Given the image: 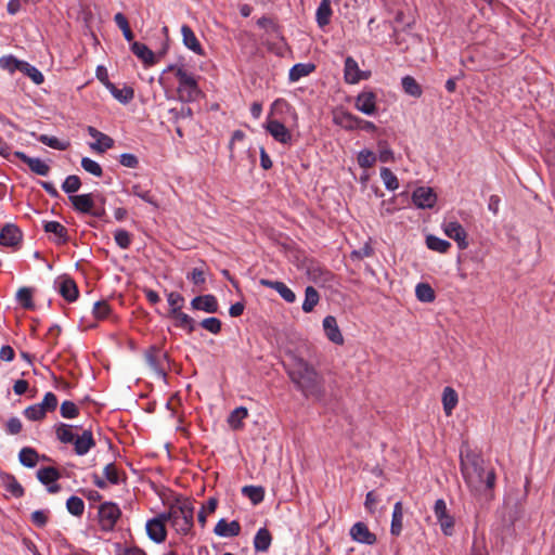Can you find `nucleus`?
I'll use <instances>...</instances> for the list:
<instances>
[{
	"label": "nucleus",
	"instance_id": "nucleus-61",
	"mask_svg": "<svg viewBox=\"0 0 555 555\" xmlns=\"http://www.w3.org/2000/svg\"><path fill=\"white\" fill-rule=\"evenodd\" d=\"M104 476L111 483H118L120 480L119 470L115 464L111 463L104 467Z\"/></svg>",
	"mask_w": 555,
	"mask_h": 555
},
{
	"label": "nucleus",
	"instance_id": "nucleus-46",
	"mask_svg": "<svg viewBox=\"0 0 555 555\" xmlns=\"http://www.w3.org/2000/svg\"><path fill=\"white\" fill-rule=\"evenodd\" d=\"M23 61L17 60L13 55H5L0 59V67L4 70H8L10 74H13L16 70H21Z\"/></svg>",
	"mask_w": 555,
	"mask_h": 555
},
{
	"label": "nucleus",
	"instance_id": "nucleus-48",
	"mask_svg": "<svg viewBox=\"0 0 555 555\" xmlns=\"http://www.w3.org/2000/svg\"><path fill=\"white\" fill-rule=\"evenodd\" d=\"M380 178L384 182V185L389 191H395L399 188L398 178L393 175V172L389 168L380 169Z\"/></svg>",
	"mask_w": 555,
	"mask_h": 555
},
{
	"label": "nucleus",
	"instance_id": "nucleus-53",
	"mask_svg": "<svg viewBox=\"0 0 555 555\" xmlns=\"http://www.w3.org/2000/svg\"><path fill=\"white\" fill-rule=\"evenodd\" d=\"M167 300L170 307V314L177 311H181L184 304V298L182 297V295L176 292H171L168 294Z\"/></svg>",
	"mask_w": 555,
	"mask_h": 555
},
{
	"label": "nucleus",
	"instance_id": "nucleus-25",
	"mask_svg": "<svg viewBox=\"0 0 555 555\" xmlns=\"http://www.w3.org/2000/svg\"><path fill=\"white\" fill-rule=\"evenodd\" d=\"M69 201L74 208L82 214H89L94 207L92 194L70 195Z\"/></svg>",
	"mask_w": 555,
	"mask_h": 555
},
{
	"label": "nucleus",
	"instance_id": "nucleus-42",
	"mask_svg": "<svg viewBox=\"0 0 555 555\" xmlns=\"http://www.w3.org/2000/svg\"><path fill=\"white\" fill-rule=\"evenodd\" d=\"M2 482L7 491H9L14 496H22L23 495V488L18 483V481L15 479L14 476L11 475H4L2 476Z\"/></svg>",
	"mask_w": 555,
	"mask_h": 555
},
{
	"label": "nucleus",
	"instance_id": "nucleus-18",
	"mask_svg": "<svg viewBox=\"0 0 555 555\" xmlns=\"http://www.w3.org/2000/svg\"><path fill=\"white\" fill-rule=\"evenodd\" d=\"M191 306L195 310H201L207 313H216L219 305L214 295H202L192 299Z\"/></svg>",
	"mask_w": 555,
	"mask_h": 555
},
{
	"label": "nucleus",
	"instance_id": "nucleus-6",
	"mask_svg": "<svg viewBox=\"0 0 555 555\" xmlns=\"http://www.w3.org/2000/svg\"><path fill=\"white\" fill-rule=\"evenodd\" d=\"M434 513L441 531L446 535H452L454 529V518L450 515L443 499H438L434 505Z\"/></svg>",
	"mask_w": 555,
	"mask_h": 555
},
{
	"label": "nucleus",
	"instance_id": "nucleus-41",
	"mask_svg": "<svg viewBox=\"0 0 555 555\" xmlns=\"http://www.w3.org/2000/svg\"><path fill=\"white\" fill-rule=\"evenodd\" d=\"M37 477L40 482L50 485L60 478V473L54 467H43L37 472Z\"/></svg>",
	"mask_w": 555,
	"mask_h": 555
},
{
	"label": "nucleus",
	"instance_id": "nucleus-34",
	"mask_svg": "<svg viewBox=\"0 0 555 555\" xmlns=\"http://www.w3.org/2000/svg\"><path fill=\"white\" fill-rule=\"evenodd\" d=\"M170 317L175 320L177 326L192 333L195 330V321L186 313L177 311L171 313Z\"/></svg>",
	"mask_w": 555,
	"mask_h": 555
},
{
	"label": "nucleus",
	"instance_id": "nucleus-28",
	"mask_svg": "<svg viewBox=\"0 0 555 555\" xmlns=\"http://www.w3.org/2000/svg\"><path fill=\"white\" fill-rule=\"evenodd\" d=\"M332 13L331 0H321L315 13L318 25L320 27L326 26L331 21Z\"/></svg>",
	"mask_w": 555,
	"mask_h": 555
},
{
	"label": "nucleus",
	"instance_id": "nucleus-13",
	"mask_svg": "<svg viewBox=\"0 0 555 555\" xmlns=\"http://www.w3.org/2000/svg\"><path fill=\"white\" fill-rule=\"evenodd\" d=\"M356 108L365 115L376 112V94L372 91H362L356 98Z\"/></svg>",
	"mask_w": 555,
	"mask_h": 555
},
{
	"label": "nucleus",
	"instance_id": "nucleus-60",
	"mask_svg": "<svg viewBox=\"0 0 555 555\" xmlns=\"http://www.w3.org/2000/svg\"><path fill=\"white\" fill-rule=\"evenodd\" d=\"M279 295L286 301V302H294L296 300L295 293L286 286L283 282H280L275 289Z\"/></svg>",
	"mask_w": 555,
	"mask_h": 555
},
{
	"label": "nucleus",
	"instance_id": "nucleus-2",
	"mask_svg": "<svg viewBox=\"0 0 555 555\" xmlns=\"http://www.w3.org/2000/svg\"><path fill=\"white\" fill-rule=\"evenodd\" d=\"M289 359L287 374L291 380L306 397L322 398L324 386L320 373L308 361L294 352L289 353Z\"/></svg>",
	"mask_w": 555,
	"mask_h": 555
},
{
	"label": "nucleus",
	"instance_id": "nucleus-56",
	"mask_svg": "<svg viewBox=\"0 0 555 555\" xmlns=\"http://www.w3.org/2000/svg\"><path fill=\"white\" fill-rule=\"evenodd\" d=\"M114 238L116 244L122 249L128 248L131 244V235L124 229L116 230L114 233Z\"/></svg>",
	"mask_w": 555,
	"mask_h": 555
},
{
	"label": "nucleus",
	"instance_id": "nucleus-16",
	"mask_svg": "<svg viewBox=\"0 0 555 555\" xmlns=\"http://www.w3.org/2000/svg\"><path fill=\"white\" fill-rule=\"evenodd\" d=\"M15 156L25 163L33 172L43 177L48 176L50 166L42 159L37 157H29L24 152H15Z\"/></svg>",
	"mask_w": 555,
	"mask_h": 555
},
{
	"label": "nucleus",
	"instance_id": "nucleus-59",
	"mask_svg": "<svg viewBox=\"0 0 555 555\" xmlns=\"http://www.w3.org/2000/svg\"><path fill=\"white\" fill-rule=\"evenodd\" d=\"M111 307L106 301H98L93 306V315L98 320H103L108 317Z\"/></svg>",
	"mask_w": 555,
	"mask_h": 555
},
{
	"label": "nucleus",
	"instance_id": "nucleus-9",
	"mask_svg": "<svg viewBox=\"0 0 555 555\" xmlns=\"http://www.w3.org/2000/svg\"><path fill=\"white\" fill-rule=\"evenodd\" d=\"M444 234L454 240L460 249L468 247L467 233L457 221H449L442 224Z\"/></svg>",
	"mask_w": 555,
	"mask_h": 555
},
{
	"label": "nucleus",
	"instance_id": "nucleus-63",
	"mask_svg": "<svg viewBox=\"0 0 555 555\" xmlns=\"http://www.w3.org/2000/svg\"><path fill=\"white\" fill-rule=\"evenodd\" d=\"M188 279L195 285H202L205 283V270L203 268H194L189 274Z\"/></svg>",
	"mask_w": 555,
	"mask_h": 555
},
{
	"label": "nucleus",
	"instance_id": "nucleus-23",
	"mask_svg": "<svg viewBox=\"0 0 555 555\" xmlns=\"http://www.w3.org/2000/svg\"><path fill=\"white\" fill-rule=\"evenodd\" d=\"M60 294L68 301H75L78 297V288L73 279L60 276L56 280Z\"/></svg>",
	"mask_w": 555,
	"mask_h": 555
},
{
	"label": "nucleus",
	"instance_id": "nucleus-36",
	"mask_svg": "<svg viewBox=\"0 0 555 555\" xmlns=\"http://www.w3.org/2000/svg\"><path fill=\"white\" fill-rule=\"evenodd\" d=\"M39 455L33 448L26 447L20 451L18 460L26 467H35L38 463Z\"/></svg>",
	"mask_w": 555,
	"mask_h": 555
},
{
	"label": "nucleus",
	"instance_id": "nucleus-57",
	"mask_svg": "<svg viewBox=\"0 0 555 555\" xmlns=\"http://www.w3.org/2000/svg\"><path fill=\"white\" fill-rule=\"evenodd\" d=\"M201 326L211 334H219L221 331V321L215 317L204 319Z\"/></svg>",
	"mask_w": 555,
	"mask_h": 555
},
{
	"label": "nucleus",
	"instance_id": "nucleus-20",
	"mask_svg": "<svg viewBox=\"0 0 555 555\" xmlns=\"http://www.w3.org/2000/svg\"><path fill=\"white\" fill-rule=\"evenodd\" d=\"M22 238V232L14 224H7L0 231V245L16 246Z\"/></svg>",
	"mask_w": 555,
	"mask_h": 555
},
{
	"label": "nucleus",
	"instance_id": "nucleus-50",
	"mask_svg": "<svg viewBox=\"0 0 555 555\" xmlns=\"http://www.w3.org/2000/svg\"><path fill=\"white\" fill-rule=\"evenodd\" d=\"M17 301L26 309L33 308V293L28 287H22L16 293Z\"/></svg>",
	"mask_w": 555,
	"mask_h": 555
},
{
	"label": "nucleus",
	"instance_id": "nucleus-35",
	"mask_svg": "<svg viewBox=\"0 0 555 555\" xmlns=\"http://www.w3.org/2000/svg\"><path fill=\"white\" fill-rule=\"evenodd\" d=\"M320 300L319 293L313 286L306 287L302 310L307 313L311 312Z\"/></svg>",
	"mask_w": 555,
	"mask_h": 555
},
{
	"label": "nucleus",
	"instance_id": "nucleus-12",
	"mask_svg": "<svg viewBox=\"0 0 555 555\" xmlns=\"http://www.w3.org/2000/svg\"><path fill=\"white\" fill-rule=\"evenodd\" d=\"M333 121L344 129L353 130L360 127L362 119L343 108H337L333 112Z\"/></svg>",
	"mask_w": 555,
	"mask_h": 555
},
{
	"label": "nucleus",
	"instance_id": "nucleus-47",
	"mask_svg": "<svg viewBox=\"0 0 555 555\" xmlns=\"http://www.w3.org/2000/svg\"><path fill=\"white\" fill-rule=\"evenodd\" d=\"M66 508L68 513H70L74 516H81L85 512V503L78 496H70L68 498L66 502Z\"/></svg>",
	"mask_w": 555,
	"mask_h": 555
},
{
	"label": "nucleus",
	"instance_id": "nucleus-24",
	"mask_svg": "<svg viewBox=\"0 0 555 555\" xmlns=\"http://www.w3.org/2000/svg\"><path fill=\"white\" fill-rule=\"evenodd\" d=\"M73 443L75 452L79 456L87 454L95 446L90 430H83L81 435H77Z\"/></svg>",
	"mask_w": 555,
	"mask_h": 555
},
{
	"label": "nucleus",
	"instance_id": "nucleus-62",
	"mask_svg": "<svg viewBox=\"0 0 555 555\" xmlns=\"http://www.w3.org/2000/svg\"><path fill=\"white\" fill-rule=\"evenodd\" d=\"M39 404L46 412L54 411L57 406V398L53 392H47L43 400Z\"/></svg>",
	"mask_w": 555,
	"mask_h": 555
},
{
	"label": "nucleus",
	"instance_id": "nucleus-54",
	"mask_svg": "<svg viewBox=\"0 0 555 555\" xmlns=\"http://www.w3.org/2000/svg\"><path fill=\"white\" fill-rule=\"evenodd\" d=\"M376 162V156L372 151L363 150L358 155V164L362 168H370Z\"/></svg>",
	"mask_w": 555,
	"mask_h": 555
},
{
	"label": "nucleus",
	"instance_id": "nucleus-4",
	"mask_svg": "<svg viewBox=\"0 0 555 555\" xmlns=\"http://www.w3.org/2000/svg\"><path fill=\"white\" fill-rule=\"evenodd\" d=\"M177 94L180 101L189 103L196 101L202 95L198 78L186 68L177 69Z\"/></svg>",
	"mask_w": 555,
	"mask_h": 555
},
{
	"label": "nucleus",
	"instance_id": "nucleus-10",
	"mask_svg": "<svg viewBox=\"0 0 555 555\" xmlns=\"http://www.w3.org/2000/svg\"><path fill=\"white\" fill-rule=\"evenodd\" d=\"M370 77V72H363L359 68L357 61L348 56L345 60L344 67V78L345 81L349 85H356L362 79H367Z\"/></svg>",
	"mask_w": 555,
	"mask_h": 555
},
{
	"label": "nucleus",
	"instance_id": "nucleus-11",
	"mask_svg": "<svg viewBox=\"0 0 555 555\" xmlns=\"http://www.w3.org/2000/svg\"><path fill=\"white\" fill-rule=\"evenodd\" d=\"M412 201L418 208H433L437 202V195L431 188L420 186L413 192Z\"/></svg>",
	"mask_w": 555,
	"mask_h": 555
},
{
	"label": "nucleus",
	"instance_id": "nucleus-14",
	"mask_svg": "<svg viewBox=\"0 0 555 555\" xmlns=\"http://www.w3.org/2000/svg\"><path fill=\"white\" fill-rule=\"evenodd\" d=\"M87 130L89 135L95 140V142L90 143V147L93 151L98 153H104L105 151L113 147L114 140L111 137L91 126H89Z\"/></svg>",
	"mask_w": 555,
	"mask_h": 555
},
{
	"label": "nucleus",
	"instance_id": "nucleus-64",
	"mask_svg": "<svg viewBox=\"0 0 555 555\" xmlns=\"http://www.w3.org/2000/svg\"><path fill=\"white\" fill-rule=\"evenodd\" d=\"M119 163L128 168H135L139 164V160L135 155L130 153H125L120 155Z\"/></svg>",
	"mask_w": 555,
	"mask_h": 555
},
{
	"label": "nucleus",
	"instance_id": "nucleus-52",
	"mask_svg": "<svg viewBox=\"0 0 555 555\" xmlns=\"http://www.w3.org/2000/svg\"><path fill=\"white\" fill-rule=\"evenodd\" d=\"M47 412L39 403L30 405L24 411V415L30 421H40L44 418Z\"/></svg>",
	"mask_w": 555,
	"mask_h": 555
},
{
	"label": "nucleus",
	"instance_id": "nucleus-51",
	"mask_svg": "<svg viewBox=\"0 0 555 555\" xmlns=\"http://www.w3.org/2000/svg\"><path fill=\"white\" fill-rule=\"evenodd\" d=\"M81 167L87 172H89L95 177H101L103 173V170H102V167L100 166V164L89 157H83L81 159Z\"/></svg>",
	"mask_w": 555,
	"mask_h": 555
},
{
	"label": "nucleus",
	"instance_id": "nucleus-55",
	"mask_svg": "<svg viewBox=\"0 0 555 555\" xmlns=\"http://www.w3.org/2000/svg\"><path fill=\"white\" fill-rule=\"evenodd\" d=\"M81 182L78 176H68L62 184V189L65 193L72 194L80 189Z\"/></svg>",
	"mask_w": 555,
	"mask_h": 555
},
{
	"label": "nucleus",
	"instance_id": "nucleus-3",
	"mask_svg": "<svg viewBox=\"0 0 555 555\" xmlns=\"http://www.w3.org/2000/svg\"><path fill=\"white\" fill-rule=\"evenodd\" d=\"M167 516V521H170L175 530L180 534H188L193 528L194 506L189 500L177 501L171 505Z\"/></svg>",
	"mask_w": 555,
	"mask_h": 555
},
{
	"label": "nucleus",
	"instance_id": "nucleus-22",
	"mask_svg": "<svg viewBox=\"0 0 555 555\" xmlns=\"http://www.w3.org/2000/svg\"><path fill=\"white\" fill-rule=\"evenodd\" d=\"M181 35L183 44L191 51H193L197 55H204V49L196 38L194 31L189 25L181 26Z\"/></svg>",
	"mask_w": 555,
	"mask_h": 555
},
{
	"label": "nucleus",
	"instance_id": "nucleus-49",
	"mask_svg": "<svg viewBox=\"0 0 555 555\" xmlns=\"http://www.w3.org/2000/svg\"><path fill=\"white\" fill-rule=\"evenodd\" d=\"M38 140L41 143H43L44 145H48V146H50L52 149H55V150H59V151H64L69 145L67 142H62L57 138L50 137V135H47V134L39 135Z\"/></svg>",
	"mask_w": 555,
	"mask_h": 555
},
{
	"label": "nucleus",
	"instance_id": "nucleus-33",
	"mask_svg": "<svg viewBox=\"0 0 555 555\" xmlns=\"http://www.w3.org/2000/svg\"><path fill=\"white\" fill-rule=\"evenodd\" d=\"M248 416V410L244 406L236 408L228 417V424L232 429H240L243 421Z\"/></svg>",
	"mask_w": 555,
	"mask_h": 555
},
{
	"label": "nucleus",
	"instance_id": "nucleus-39",
	"mask_svg": "<svg viewBox=\"0 0 555 555\" xmlns=\"http://www.w3.org/2000/svg\"><path fill=\"white\" fill-rule=\"evenodd\" d=\"M55 434H56L57 439L62 443H73L77 436L73 433V426L68 425V424L57 425L55 428Z\"/></svg>",
	"mask_w": 555,
	"mask_h": 555
},
{
	"label": "nucleus",
	"instance_id": "nucleus-17",
	"mask_svg": "<svg viewBox=\"0 0 555 555\" xmlns=\"http://www.w3.org/2000/svg\"><path fill=\"white\" fill-rule=\"evenodd\" d=\"M351 538L359 543L372 545L376 542V537L363 522H356L350 529Z\"/></svg>",
	"mask_w": 555,
	"mask_h": 555
},
{
	"label": "nucleus",
	"instance_id": "nucleus-1",
	"mask_svg": "<svg viewBox=\"0 0 555 555\" xmlns=\"http://www.w3.org/2000/svg\"><path fill=\"white\" fill-rule=\"evenodd\" d=\"M464 481L475 496L491 498L495 485L494 468L482 456L472 451L461 456Z\"/></svg>",
	"mask_w": 555,
	"mask_h": 555
},
{
	"label": "nucleus",
	"instance_id": "nucleus-45",
	"mask_svg": "<svg viewBox=\"0 0 555 555\" xmlns=\"http://www.w3.org/2000/svg\"><path fill=\"white\" fill-rule=\"evenodd\" d=\"M20 72L28 76L36 85H41L44 80L42 73L25 61H23Z\"/></svg>",
	"mask_w": 555,
	"mask_h": 555
},
{
	"label": "nucleus",
	"instance_id": "nucleus-58",
	"mask_svg": "<svg viewBox=\"0 0 555 555\" xmlns=\"http://www.w3.org/2000/svg\"><path fill=\"white\" fill-rule=\"evenodd\" d=\"M60 412L64 418H74L79 413L77 405L72 401H64L61 404Z\"/></svg>",
	"mask_w": 555,
	"mask_h": 555
},
{
	"label": "nucleus",
	"instance_id": "nucleus-40",
	"mask_svg": "<svg viewBox=\"0 0 555 555\" xmlns=\"http://www.w3.org/2000/svg\"><path fill=\"white\" fill-rule=\"evenodd\" d=\"M426 245L429 249L444 254L451 247V244L442 238H439L435 235H428L426 237Z\"/></svg>",
	"mask_w": 555,
	"mask_h": 555
},
{
	"label": "nucleus",
	"instance_id": "nucleus-29",
	"mask_svg": "<svg viewBox=\"0 0 555 555\" xmlns=\"http://www.w3.org/2000/svg\"><path fill=\"white\" fill-rule=\"evenodd\" d=\"M315 69L312 63H298L289 69V80L298 81L300 78L308 76Z\"/></svg>",
	"mask_w": 555,
	"mask_h": 555
},
{
	"label": "nucleus",
	"instance_id": "nucleus-26",
	"mask_svg": "<svg viewBox=\"0 0 555 555\" xmlns=\"http://www.w3.org/2000/svg\"><path fill=\"white\" fill-rule=\"evenodd\" d=\"M459 396L452 387H446L442 392V405L447 416H450L457 405Z\"/></svg>",
	"mask_w": 555,
	"mask_h": 555
},
{
	"label": "nucleus",
	"instance_id": "nucleus-44",
	"mask_svg": "<svg viewBox=\"0 0 555 555\" xmlns=\"http://www.w3.org/2000/svg\"><path fill=\"white\" fill-rule=\"evenodd\" d=\"M242 493L247 496L253 504L260 503L264 498V490L262 487L245 486L242 489Z\"/></svg>",
	"mask_w": 555,
	"mask_h": 555
},
{
	"label": "nucleus",
	"instance_id": "nucleus-15",
	"mask_svg": "<svg viewBox=\"0 0 555 555\" xmlns=\"http://www.w3.org/2000/svg\"><path fill=\"white\" fill-rule=\"evenodd\" d=\"M323 330L327 339L336 345H343L345 339L337 324L336 318L327 315L323 320Z\"/></svg>",
	"mask_w": 555,
	"mask_h": 555
},
{
	"label": "nucleus",
	"instance_id": "nucleus-8",
	"mask_svg": "<svg viewBox=\"0 0 555 555\" xmlns=\"http://www.w3.org/2000/svg\"><path fill=\"white\" fill-rule=\"evenodd\" d=\"M166 521L167 516L163 513L146 522V532L151 540L156 543L165 541L167 535L165 528Z\"/></svg>",
	"mask_w": 555,
	"mask_h": 555
},
{
	"label": "nucleus",
	"instance_id": "nucleus-27",
	"mask_svg": "<svg viewBox=\"0 0 555 555\" xmlns=\"http://www.w3.org/2000/svg\"><path fill=\"white\" fill-rule=\"evenodd\" d=\"M402 520H403V506L401 502H397L393 506L390 532L392 535H400L402 531Z\"/></svg>",
	"mask_w": 555,
	"mask_h": 555
},
{
	"label": "nucleus",
	"instance_id": "nucleus-43",
	"mask_svg": "<svg viewBox=\"0 0 555 555\" xmlns=\"http://www.w3.org/2000/svg\"><path fill=\"white\" fill-rule=\"evenodd\" d=\"M218 505V501L216 498H209L206 504L202 507L198 513L197 519L198 524L204 528L207 521V515L215 513Z\"/></svg>",
	"mask_w": 555,
	"mask_h": 555
},
{
	"label": "nucleus",
	"instance_id": "nucleus-32",
	"mask_svg": "<svg viewBox=\"0 0 555 555\" xmlns=\"http://www.w3.org/2000/svg\"><path fill=\"white\" fill-rule=\"evenodd\" d=\"M401 85L406 94L416 99L422 96L423 89L412 76H404L401 80Z\"/></svg>",
	"mask_w": 555,
	"mask_h": 555
},
{
	"label": "nucleus",
	"instance_id": "nucleus-19",
	"mask_svg": "<svg viewBox=\"0 0 555 555\" xmlns=\"http://www.w3.org/2000/svg\"><path fill=\"white\" fill-rule=\"evenodd\" d=\"M132 53L140 59L145 66H153L157 63L155 53L144 43L133 41L130 47Z\"/></svg>",
	"mask_w": 555,
	"mask_h": 555
},
{
	"label": "nucleus",
	"instance_id": "nucleus-30",
	"mask_svg": "<svg viewBox=\"0 0 555 555\" xmlns=\"http://www.w3.org/2000/svg\"><path fill=\"white\" fill-rule=\"evenodd\" d=\"M272 542L271 533L266 528H260L254 539V547L256 551L266 552Z\"/></svg>",
	"mask_w": 555,
	"mask_h": 555
},
{
	"label": "nucleus",
	"instance_id": "nucleus-31",
	"mask_svg": "<svg viewBox=\"0 0 555 555\" xmlns=\"http://www.w3.org/2000/svg\"><path fill=\"white\" fill-rule=\"evenodd\" d=\"M107 89L112 95L121 103H128L134 96L133 89L130 87L118 89L114 83H107Z\"/></svg>",
	"mask_w": 555,
	"mask_h": 555
},
{
	"label": "nucleus",
	"instance_id": "nucleus-37",
	"mask_svg": "<svg viewBox=\"0 0 555 555\" xmlns=\"http://www.w3.org/2000/svg\"><path fill=\"white\" fill-rule=\"evenodd\" d=\"M415 295L422 302H433L436 298L433 287L427 283H418L415 287Z\"/></svg>",
	"mask_w": 555,
	"mask_h": 555
},
{
	"label": "nucleus",
	"instance_id": "nucleus-21",
	"mask_svg": "<svg viewBox=\"0 0 555 555\" xmlns=\"http://www.w3.org/2000/svg\"><path fill=\"white\" fill-rule=\"evenodd\" d=\"M241 532V525L236 520L228 522L224 518L220 519L215 529L214 533L222 538H232L238 535Z\"/></svg>",
	"mask_w": 555,
	"mask_h": 555
},
{
	"label": "nucleus",
	"instance_id": "nucleus-7",
	"mask_svg": "<svg viewBox=\"0 0 555 555\" xmlns=\"http://www.w3.org/2000/svg\"><path fill=\"white\" fill-rule=\"evenodd\" d=\"M264 128L276 142L284 145H291L293 143L291 130L281 121L268 118Z\"/></svg>",
	"mask_w": 555,
	"mask_h": 555
},
{
	"label": "nucleus",
	"instance_id": "nucleus-38",
	"mask_svg": "<svg viewBox=\"0 0 555 555\" xmlns=\"http://www.w3.org/2000/svg\"><path fill=\"white\" fill-rule=\"evenodd\" d=\"M44 231L47 233L54 234L57 237L59 243H65L67 241V237H66L67 230L64 225H62L57 221L46 222Z\"/></svg>",
	"mask_w": 555,
	"mask_h": 555
},
{
	"label": "nucleus",
	"instance_id": "nucleus-5",
	"mask_svg": "<svg viewBox=\"0 0 555 555\" xmlns=\"http://www.w3.org/2000/svg\"><path fill=\"white\" fill-rule=\"evenodd\" d=\"M121 516V511L116 503L104 502L99 506L98 518L101 530L112 531Z\"/></svg>",
	"mask_w": 555,
	"mask_h": 555
}]
</instances>
